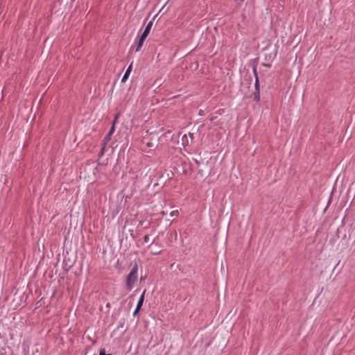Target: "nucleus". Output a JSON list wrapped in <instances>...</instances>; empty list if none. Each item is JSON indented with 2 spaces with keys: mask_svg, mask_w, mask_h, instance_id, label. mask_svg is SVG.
Returning a JSON list of instances; mask_svg holds the SVG:
<instances>
[{
  "mask_svg": "<svg viewBox=\"0 0 355 355\" xmlns=\"http://www.w3.org/2000/svg\"><path fill=\"white\" fill-rule=\"evenodd\" d=\"M138 266L135 263L131 269L130 272L126 278V286L128 290L130 291L132 288V285L137 280Z\"/></svg>",
  "mask_w": 355,
  "mask_h": 355,
  "instance_id": "1",
  "label": "nucleus"
},
{
  "mask_svg": "<svg viewBox=\"0 0 355 355\" xmlns=\"http://www.w3.org/2000/svg\"><path fill=\"white\" fill-rule=\"evenodd\" d=\"M118 116H119V114H116L115 116V118L112 122V127L109 131V132L107 133V135L104 137L103 140V142L104 143V146H106V144L109 142V141L110 140V137L112 136V135L114 133V130H115V123H116V121L118 119Z\"/></svg>",
  "mask_w": 355,
  "mask_h": 355,
  "instance_id": "2",
  "label": "nucleus"
},
{
  "mask_svg": "<svg viewBox=\"0 0 355 355\" xmlns=\"http://www.w3.org/2000/svg\"><path fill=\"white\" fill-rule=\"evenodd\" d=\"M155 17L156 16H155L153 17V19L150 21H149V23L146 26V28H145L144 33L141 35L142 36H145L146 38L147 37V36L148 35V34L150 31V29H151L153 24V20L155 19Z\"/></svg>",
  "mask_w": 355,
  "mask_h": 355,
  "instance_id": "3",
  "label": "nucleus"
},
{
  "mask_svg": "<svg viewBox=\"0 0 355 355\" xmlns=\"http://www.w3.org/2000/svg\"><path fill=\"white\" fill-rule=\"evenodd\" d=\"M145 40H146L145 36L141 35V37H139L138 41H136L137 46H136V49H135V51L137 52V51H140V49H141V47L143 46V44H144Z\"/></svg>",
  "mask_w": 355,
  "mask_h": 355,
  "instance_id": "4",
  "label": "nucleus"
},
{
  "mask_svg": "<svg viewBox=\"0 0 355 355\" xmlns=\"http://www.w3.org/2000/svg\"><path fill=\"white\" fill-rule=\"evenodd\" d=\"M144 295H145V291L143 292V293L141 294V295L140 296L138 302H137V306H139V308H141L144 304Z\"/></svg>",
  "mask_w": 355,
  "mask_h": 355,
  "instance_id": "5",
  "label": "nucleus"
},
{
  "mask_svg": "<svg viewBox=\"0 0 355 355\" xmlns=\"http://www.w3.org/2000/svg\"><path fill=\"white\" fill-rule=\"evenodd\" d=\"M253 98L256 102H259L260 101V90L254 89V92L253 93Z\"/></svg>",
  "mask_w": 355,
  "mask_h": 355,
  "instance_id": "6",
  "label": "nucleus"
},
{
  "mask_svg": "<svg viewBox=\"0 0 355 355\" xmlns=\"http://www.w3.org/2000/svg\"><path fill=\"white\" fill-rule=\"evenodd\" d=\"M254 89L260 90V84H259V77H257V80H255Z\"/></svg>",
  "mask_w": 355,
  "mask_h": 355,
  "instance_id": "7",
  "label": "nucleus"
},
{
  "mask_svg": "<svg viewBox=\"0 0 355 355\" xmlns=\"http://www.w3.org/2000/svg\"><path fill=\"white\" fill-rule=\"evenodd\" d=\"M128 77H129V74L128 73L125 72V73L121 79V82L125 83L127 80V79L128 78Z\"/></svg>",
  "mask_w": 355,
  "mask_h": 355,
  "instance_id": "8",
  "label": "nucleus"
},
{
  "mask_svg": "<svg viewBox=\"0 0 355 355\" xmlns=\"http://www.w3.org/2000/svg\"><path fill=\"white\" fill-rule=\"evenodd\" d=\"M252 71H253V74H254V76L255 77V80H257V77H258V73H257V71L256 67H253Z\"/></svg>",
  "mask_w": 355,
  "mask_h": 355,
  "instance_id": "9",
  "label": "nucleus"
},
{
  "mask_svg": "<svg viewBox=\"0 0 355 355\" xmlns=\"http://www.w3.org/2000/svg\"><path fill=\"white\" fill-rule=\"evenodd\" d=\"M99 355H112L111 354H106L105 349H101L99 352Z\"/></svg>",
  "mask_w": 355,
  "mask_h": 355,
  "instance_id": "10",
  "label": "nucleus"
},
{
  "mask_svg": "<svg viewBox=\"0 0 355 355\" xmlns=\"http://www.w3.org/2000/svg\"><path fill=\"white\" fill-rule=\"evenodd\" d=\"M132 63H131V64H130V66L128 67V69H127V70H126L125 73H128L130 75V72H131V71H132Z\"/></svg>",
  "mask_w": 355,
  "mask_h": 355,
  "instance_id": "11",
  "label": "nucleus"
},
{
  "mask_svg": "<svg viewBox=\"0 0 355 355\" xmlns=\"http://www.w3.org/2000/svg\"><path fill=\"white\" fill-rule=\"evenodd\" d=\"M105 146H104V143L102 144V148L100 152V155L102 156L104 154Z\"/></svg>",
  "mask_w": 355,
  "mask_h": 355,
  "instance_id": "12",
  "label": "nucleus"
},
{
  "mask_svg": "<svg viewBox=\"0 0 355 355\" xmlns=\"http://www.w3.org/2000/svg\"><path fill=\"white\" fill-rule=\"evenodd\" d=\"M171 216H178V210H175V211H171Z\"/></svg>",
  "mask_w": 355,
  "mask_h": 355,
  "instance_id": "13",
  "label": "nucleus"
},
{
  "mask_svg": "<svg viewBox=\"0 0 355 355\" xmlns=\"http://www.w3.org/2000/svg\"><path fill=\"white\" fill-rule=\"evenodd\" d=\"M140 309L141 308H139V307L138 306L136 307V309H135V310L134 311V313H133V315L134 316H135L138 313V312L139 311Z\"/></svg>",
  "mask_w": 355,
  "mask_h": 355,
  "instance_id": "14",
  "label": "nucleus"
},
{
  "mask_svg": "<svg viewBox=\"0 0 355 355\" xmlns=\"http://www.w3.org/2000/svg\"><path fill=\"white\" fill-rule=\"evenodd\" d=\"M144 241L145 243H148L149 241V236L148 235H146L144 237Z\"/></svg>",
  "mask_w": 355,
  "mask_h": 355,
  "instance_id": "15",
  "label": "nucleus"
},
{
  "mask_svg": "<svg viewBox=\"0 0 355 355\" xmlns=\"http://www.w3.org/2000/svg\"><path fill=\"white\" fill-rule=\"evenodd\" d=\"M241 1H244V0H241Z\"/></svg>",
  "mask_w": 355,
  "mask_h": 355,
  "instance_id": "16",
  "label": "nucleus"
}]
</instances>
